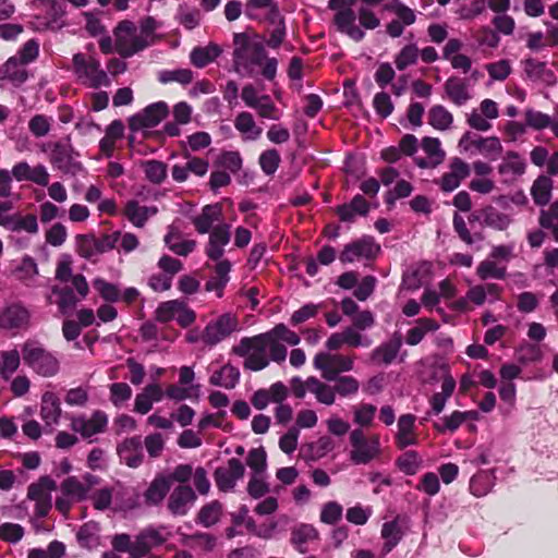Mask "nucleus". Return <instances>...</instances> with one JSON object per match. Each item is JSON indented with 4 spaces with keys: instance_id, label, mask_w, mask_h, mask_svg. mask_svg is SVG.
Returning <instances> with one entry per match:
<instances>
[{
    "instance_id": "nucleus-1",
    "label": "nucleus",
    "mask_w": 558,
    "mask_h": 558,
    "mask_svg": "<svg viewBox=\"0 0 558 558\" xmlns=\"http://www.w3.org/2000/svg\"><path fill=\"white\" fill-rule=\"evenodd\" d=\"M233 62L235 71L244 76H253L255 68L263 66L265 78L272 81L276 77L278 62L266 57L263 40L255 34L234 35Z\"/></svg>"
},
{
    "instance_id": "nucleus-2",
    "label": "nucleus",
    "mask_w": 558,
    "mask_h": 558,
    "mask_svg": "<svg viewBox=\"0 0 558 558\" xmlns=\"http://www.w3.org/2000/svg\"><path fill=\"white\" fill-rule=\"evenodd\" d=\"M157 21L146 16L136 25L130 20L120 21L113 28L112 35L117 40V53L122 58H131L157 41Z\"/></svg>"
},
{
    "instance_id": "nucleus-3",
    "label": "nucleus",
    "mask_w": 558,
    "mask_h": 558,
    "mask_svg": "<svg viewBox=\"0 0 558 558\" xmlns=\"http://www.w3.org/2000/svg\"><path fill=\"white\" fill-rule=\"evenodd\" d=\"M21 352L24 364L36 375L51 378L59 374L61 368L59 357L39 341L27 339L21 345Z\"/></svg>"
},
{
    "instance_id": "nucleus-4",
    "label": "nucleus",
    "mask_w": 558,
    "mask_h": 558,
    "mask_svg": "<svg viewBox=\"0 0 558 558\" xmlns=\"http://www.w3.org/2000/svg\"><path fill=\"white\" fill-rule=\"evenodd\" d=\"M99 483L100 478L90 473L84 474L82 480L76 476H68L60 484L61 496L56 499V509L66 515L73 504L86 500L90 490Z\"/></svg>"
},
{
    "instance_id": "nucleus-5",
    "label": "nucleus",
    "mask_w": 558,
    "mask_h": 558,
    "mask_svg": "<svg viewBox=\"0 0 558 558\" xmlns=\"http://www.w3.org/2000/svg\"><path fill=\"white\" fill-rule=\"evenodd\" d=\"M72 66L76 80L88 88L98 89L111 85L109 74L93 54L75 53L72 58Z\"/></svg>"
},
{
    "instance_id": "nucleus-6",
    "label": "nucleus",
    "mask_w": 558,
    "mask_h": 558,
    "mask_svg": "<svg viewBox=\"0 0 558 558\" xmlns=\"http://www.w3.org/2000/svg\"><path fill=\"white\" fill-rule=\"evenodd\" d=\"M268 341V336L265 333L245 337L232 348V352L238 356L245 357L244 368L258 372L269 364Z\"/></svg>"
},
{
    "instance_id": "nucleus-7",
    "label": "nucleus",
    "mask_w": 558,
    "mask_h": 558,
    "mask_svg": "<svg viewBox=\"0 0 558 558\" xmlns=\"http://www.w3.org/2000/svg\"><path fill=\"white\" fill-rule=\"evenodd\" d=\"M351 451L350 460L354 464H368L380 456L379 436H366L362 428H354L349 436Z\"/></svg>"
},
{
    "instance_id": "nucleus-8",
    "label": "nucleus",
    "mask_w": 558,
    "mask_h": 558,
    "mask_svg": "<svg viewBox=\"0 0 558 558\" xmlns=\"http://www.w3.org/2000/svg\"><path fill=\"white\" fill-rule=\"evenodd\" d=\"M313 366L320 373L323 379L335 380L341 373H347L354 367V356L330 351H320L313 357Z\"/></svg>"
},
{
    "instance_id": "nucleus-9",
    "label": "nucleus",
    "mask_w": 558,
    "mask_h": 558,
    "mask_svg": "<svg viewBox=\"0 0 558 558\" xmlns=\"http://www.w3.org/2000/svg\"><path fill=\"white\" fill-rule=\"evenodd\" d=\"M240 329L234 314L225 313L210 320L201 333V340L208 347H215Z\"/></svg>"
},
{
    "instance_id": "nucleus-10",
    "label": "nucleus",
    "mask_w": 558,
    "mask_h": 558,
    "mask_svg": "<svg viewBox=\"0 0 558 558\" xmlns=\"http://www.w3.org/2000/svg\"><path fill=\"white\" fill-rule=\"evenodd\" d=\"M32 326V312L22 302L7 303L0 307V329L3 331H26Z\"/></svg>"
},
{
    "instance_id": "nucleus-11",
    "label": "nucleus",
    "mask_w": 558,
    "mask_h": 558,
    "mask_svg": "<svg viewBox=\"0 0 558 558\" xmlns=\"http://www.w3.org/2000/svg\"><path fill=\"white\" fill-rule=\"evenodd\" d=\"M241 98L246 107L254 109L258 117L277 121L281 118V112L267 94H259L253 84H246L241 92Z\"/></svg>"
},
{
    "instance_id": "nucleus-12",
    "label": "nucleus",
    "mask_w": 558,
    "mask_h": 558,
    "mask_svg": "<svg viewBox=\"0 0 558 558\" xmlns=\"http://www.w3.org/2000/svg\"><path fill=\"white\" fill-rule=\"evenodd\" d=\"M459 147L466 153L472 151V149H476L478 154L492 160L498 159L504 150L502 144L498 137H482L474 135L471 132H465L461 136Z\"/></svg>"
},
{
    "instance_id": "nucleus-13",
    "label": "nucleus",
    "mask_w": 558,
    "mask_h": 558,
    "mask_svg": "<svg viewBox=\"0 0 558 558\" xmlns=\"http://www.w3.org/2000/svg\"><path fill=\"white\" fill-rule=\"evenodd\" d=\"M57 489L56 482L49 476H41L27 488V498L35 502L37 517H46L52 507L51 493Z\"/></svg>"
},
{
    "instance_id": "nucleus-14",
    "label": "nucleus",
    "mask_w": 558,
    "mask_h": 558,
    "mask_svg": "<svg viewBox=\"0 0 558 558\" xmlns=\"http://www.w3.org/2000/svg\"><path fill=\"white\" fill-rule=\"evenodd\" d=\"M108 425V416L102 411H94L89 417L76 415L71 417L70 427L83 438H90L104 433Z\"/></svg>"
},
{
    "instance_id": "nucleus-15",
    "label": "nucleus",
    "mask_w": 558,
    "mask_h": 558,
    "mask_svg": "<svg viewBox=\"0 0 558 558\" xmlns=\"http://www.w3.org/2000/svg\"><path fill=\"white\" fill-rule=\"evenodd\" d=\"M470 172V165L461 158L454 157L448 165V171L436 181V184L442 192L450 193L460 186Z\"/></svg>"
},
{
    "instance_id": "nucleus-16",
    "label": "nucleus",
    "mask_w": 558,
    "mask_h": 558,
    "mask_svg": "<svg viewBox=\"0 0 558 558\" xmlns=\"http://www.w3.org/2000/svg\"><path fill=\"white\" fill-rule=\"evenodd\" d=\"M168 113V105L165 101L155 102L147 106L142 112L130 118V129L137 131L141 129L154 128L159 124Z\"/></svg>"
},
{
    "instance_id": "nucleus-17",
    "label": "nucleus",
    "mask_w": 558,
    "mask_h": 558,
    "mask_svg": "<svg viewBox=\"0 0 558 558\" xmlns=\"http://www.w3.org/2000/svg\"><path fill=\"white\" fill-rule=\"evenodd\" d=\"M244 473L243 463L239 459L231 458L226 466L216 469L214 478L218 489L227 493L234 489L236 482L244 476Z\"/></svg>"
},
{
    "instance_id": "nucleus-18",
    "label": "nucleus",
    "mask_w": 558,
    "mask_h": 558,
    "mask_svg": "<svg viewBox=\"0 0 558 558\" xmlns=\"http://www.w3.org/2000/svg\"><path fill=\"white\" fill-rule=\"evenodd\" d=\"M380 251V246L372 238H363L344 246L339 259L341 263H353L360 259H373Z\"/></svg>"
},
{
    "instance_id": "nucleus-19",
    "label": "nucleus",
    "mask_w": 558,
    "mask_h": 558,
    "mask_svg": "<svg viewBox=\"0 0 558 558\" xmlns=\"http://www.w3.org/2000/svg\"><path fill=\"white\" fill-rule=\"evenodd\" d=\"M288 396V387L283 383L277 381L268 388L256 390L251 398V403L255 409L264 410L269 403L278 404L283 402Z\"/></svg>"
},
{
    "instance_id": "nucleus-20",
    "label": "nucleus",
    "mask_w": 558,
    "mask_h": 558,
    "mask_svg": "<svg viewBox=\"0 0 558 558\" xmlns=\"http://www.w3.org/2000/svg\"><path fill=\"white\" fill-rule=\"evenodd\" d=\"M421 148L426 156L424 158H414L417 167L422 169H432L444 162L446 151L441 148V143L437 137H424L421 143Z\"/></svg>"
},
{
    "instance_id": "nucleus-21",
    "label": "nucleus",
    "mask_w": 558,
    "mask_h": 558,
    "mask_svg": "<svg viewBox=\"0 0 558 558\" xmlns=\"http://www.w3.org/2000/svg\"><path fill=\"white\" fill-rule=\"evenodd\" d=\"M196 501V494L189 485H179L170 494L167 507L174 515H185Z\"/></svg>"
},
{
    "instance_id": "nucleus-22",
    "label": "nucleus",
    "mask_w": 558,
    "mask_h": 558,
    "mask_svg": "<svg viewBox=\"0 0 558 558\" xmlns=\"http://www.w3.org/2000/svg\"><path fill=\"white\" fill-rule=\"evenodd\" d=\"M230 228L228 223H219L213 228L205 248L208 258L219 260L223 256L225 246L229 244L231 238Z\"/></svg>"
},
{
    "instance_id": "nucleus-23",
    "label": "nucleus",
    "mask_w": 558,
    "mask_h": 558,
    "mask_svg": "<svg viewBox=\"0 0 558 558\" xmlns=\"http://www.w3.org/2000/svg\"><path fill=\"white\" fill-rule=\"evenodd\" d=\"M401 345V336L395 333L388 341L383 342L371 352V363L377 366L391 364L397 359Z\"/></svg>"
},
{
    "instance_id": "nucleus-24",
    "label": "nucleus",
    "mask_w": 558,
    "mask_h": 558,
    "mask_svg": "<svg viewBox=\"0 0 558 558\" xmlns=\"http://www.w3.org/2000/svg\"><path fill=\"white\" fill-rule=\"evenodd\" d=\"M119 458L129 468H138L143 460L142 441L140 437L125 438L117 448Z\"/></svg>"
},
{
    "instance_id": "nucleus-25",
    "label": "nucleus",
    "mask_w": 558,
    "mask_h": 558,
    "mask_svg": "<svg viewBox=\"0 0 558 558\" xmlns=\"http://www.w3.org/2000/svg\"><path fill=\"white\" fill-rule=\"evenodd\" d=\"M40 418L47 427L59 424L62 414L60 399L52 391H45L40 399Z\"/></svg>"
},
{
    "instance_id": "nucleus-26",
    "label": "nucleus",
    "mask_w": 558,
    "mask_h": 558,
    "mask_svg": "<svg viewBox=\"0 0 558 558\" xmlns=\"http://www.w3.org/2000/svg\"><path fill=\"white\" fill-rule=\"evenodd\" d=\"M447 98L457 106H462L472 98L468 80L451 76L444 84Z\"/></svg>"
},
{
    "instance_id": "nucleus-27",
    "label": "nucleus",
    "mask_w": 558,
    "mask_h": 558,
    "mask_svg": "<svg viewBox=\"0 0 558 558\" xmlns=\"http://www.w3.org/2000/svg\"><path fill=\"white\" fill-rule=\"evenodd\" d=\"M415 420L416 417L413 414H403L399 417L396 434V445L399 449H404L417 444Z\"/></svg>"
},
{
    "instance_id": "nucleus-28",
    "label": "nucleus",
    "mask_w": 558,
    "mask_h": 558,
    "mask_svg": "<svg viewBox=\"0 0 558 558\" xmlns=\"http://www.w3.org/2000/svg\"><path fill=\"white\" fill-rule=\"evenodd\" d=\"M222 208L219 204L206 205L202 213L193 218V225L198 233H208L215 228V223H222Z\"/></svg>"
},
{
    "instance_id": "nucleus-29",
    "label": "nucleus",
    "mask_w": 558,
    "mask_h": 558,
    "mask_svg": "<svg viewBox=\"0 0 558 558\" xmlns=\"http://www.w3.org/2000/svg\"><path fill=\"white\" fill-rule=\"evenodd\" d=\"M157 213L156 206H142L135 199L128 201L123 209L124 217L136 228H143Z\"/></svg>"
},
{
    "instance_id": "nucleus-30",
    "label": "nucleus",
    "mask_w": 558,
    "mask_h": 558,
    "mask_svg": "<svg viewBox=\"0 0 558 558\" xmlns=\"http://www.w3.org/2000/svg\"><path fill=\"white\" fill-rule=\"evenodd\" d=\"M22 61L17 57H11L0 68V80L9 81L14 86H20L28 78V72Z\"/></svg>"
},
{
    "instance_id": "nucleus-31",
    "label": "nucleus",
    "mask_w": 558,
    "mask_h": 558,
    "mask_svg": "<svg viewBox=\"0 0 558 558\" xmlns=\"http://www.w3.org/2000/svg\"><path fill=\"white\" fill-rule=\"evenodd\" d=\"M13 275L16 280L21 281L26 287H37V279L39 276V269L36 260L25 255L20 263L15 266Z\"/></svg>"
},
{
    "instance_id": "nucleus-32",
    "label": "nucleus",
    "mask_w": 558,
    "mask_h": 558,
    "mask_svg": "<svg viewBox=\"0 0 558 558\" xmlns=\"http://www.w3.org/2000/svg\"><path fill=\"white\" fill-rule=\"evenodd\" d=\"M526 162L517 151L508 150L498 165V173L509 179H515L525 172Z\"/></svg>"
},
{
    "instance_id": "nucleus-33",
    "label": "nucleus",
    "mask_w": 558,
    "mask_h": 558,
    "mask_svg": "<svg viewBox=\"0 0 558 558\" xmlns=\"http://www.w3.org/2000/svg\"><path fill=\"white\" fill-rule=\"evenodd\" d=\"M163 391L157 384L147 385L141 393H137L134 401V411L140 414L148 413L155 402H159Z\"/></svg>"
},
{
    "instance_id": "nucleus-34",
    "label": "nucleus",
    "mask_w": 558,
    "mask_h": 558,
    "mask_svg": "<svg viewBox=\"0 0 558 558\" xmlns=\"http://www.w3.org/2000/svg\"><path fill=\"white\" fill-rule=\"evenodd\" d=\"M234 128L244 141H256L260 137L263 129L257 125L251 112L242 111L234 119Z\"/></svg>"
},
{
    "instance_id": "nucleus-35",
    "label": "nucleus",
    "mask_w": 558,
    "mask_h": 558,
    "mask_svg": "<svg viewBox=\"0 0 558 558\" xmlns=\"http://www.w3.org/2000/svg\"><path fill=\"white\" fill-rule=\"evenodd\" d=\"M319 533L314 525L302 523L292 529L290 542L300 554H305L307 551L306 544L317 539Z\"/></svg>"
},
{
    "instance_id": "nucleus-36",
    "label": "nucleus",
    "mask_w": 558,
    "mask_h": 558,
    "mask_svg": "<svg viewBox=\"0 0 558 558\" xmlns=\"http://www.w3.org/2000/svg\"><path fill=\"white\" fill-rule=\"evenodd\" d=\"M171 488L170 480L166 474H157L144 493L147 505H158L167 496Z\"/></svg>"
},
{
    "instance_id": "nucleus-37",
    "label": "nucleus",
    "mask_w": 558,
    "mask_h": 558,
    "mask_svg": "<svg viewBox=\"0 0 558 558\" xmlns=\"http://www.w3.org/2000/svg\"><path fill=\"white\" fill-rule=\"evenodd\" d=\"M239 380L240 372L231 364L223 365L209 377L210 385L222 387L225 389H233L238 385Z\"/></svg>"
},
{
    "instance_id": "nucleus-38",
    "label": "nucleus",
    "mask_w": 558,
    "mask_h": 558,
    "mask_svg": "<svg viewBox=\"0 0 558 558\" xmlns=\"http://www.w3.org/2000/svg\"><path fill=\"white\" fill-rule=\"evenodd\" d=\"M163 542L161 535L154 530H146L140 533L133 542L132 555L143 557L148 551Z\"/></svg>"
},
{
    "instance_id": "nucleus-39",
    "label": "nucleus",
    "mask_w": 558,
    "mask_h": 558,
    "mask_svg": "<svg viewBox=\"0 0 558 558\" xmlns=\"http://www.w3.org/2000/svg\"><path fill=\"white\" fill-rule=\"evenodd\" d=\"M483 225L485 227L506 231L512 223L510 215L505 214L493 206H486L482 209Z\"/></svg>"
},
{
    "instance_id": "nucleus-40",
    "label": "nucleus",
    "mask_w": 558,
    "mask_h": 558,
    "mask_svg": "<svg viewBox=\"0 0 558 558\" xmlns=\"http://www.w3.org/2000/svg\"><path fill=\"white\" fill-rule=\"evenodd\" d=\"M524 71L533 81L543 82L549 85L554 84L556 81L554 72L547 68V64L535 59H527L524 61Z\"/></svg>"
},
{
    "instance_id": "nucleus-41",
    "label": "nucleus",
    "mask_w": 558,
    "mask_h": 558,
    "mask_svg": "<svg viewBox=\"0 0 558 558\" xmlns=\"http://www.w3.org/2000/svg\"><path fill=\"white\" fill-rule=\"evenodd\" d=\"M310 392L315 396L317 402L324 405H332L336 402L335 386H330L315 376H310Z\"/></svg>"
},
{
    "instance_id": "nucleus-42",
    "label": "nucleus",
    "mask_w": 558,
    "mask_h": 558,
    "mask_svg": "<svg viewBox=\"0 0 558 558\" xmlns=\"http://www.w3.org/2000/svg\"><path fill=\"white\" fill-rule=\"evenodd\" d=\"M369 210V205L361 195L353 197L350 204H344L337 208V214L342 221H353L356 215L365 216Z\"/></svg>"
},
{
    "instance_id": "nucleus-43",
    "label": "nucleus",
    "mask_w": 558,
    "mask_h": 558,
    "mask_svg": "<svg viewBox=\"0 0 558 558\" xmlns=\"http://www.w3.org/2000/svg\"><path fill=\"white\" fill-rule=\"evenodd\" d=\"M220 53L221 49L215 44L205 47H195L191 51L190 60L193 65L202 69L214 62Z\"/></svg>"
},
{
    "instance_id": "nucleus-44",
    "label": "nucleus",
    "mask_w": 558,
    "mask_h": 558,
    "mask_svg": "<svg viewBox=\"0 0 558 558\" xmlns=\"http://www.w3.org/2000/svg\"><path fill=\"white\" fill-rule=\"evenodd\" d=\"M415 324V327L407 332L405 341L409 345L418 344L427 332L436 331L439 328L437 322L432 318H418Z\"/></svg>"
},
{
    "instance_id": "nucleus-45",
    "label": "nucleus",
    "mask_w": 558,
    "mask_h": 558,
    "mask_svg": "<svg viewBox=\"0 0 558 558\" xmlns=\"http://www.w3.org/2000/svg\"><path fill=\"white\" fill-rule=\"evenodd\" d=\"M428 123L438 131H447L453 123L452 113L442 105H435L428 110Z\"/></svg>"
},
{
    "instance_id": "nucleus-46",
    "label": "nucleus",
    "mask_w": 558,
    "mask_h": 558,
    "mask_svg": "<svg viewBox=\"0 0 558 558\" xmlns=\"http://www.w3.org/2000/svg\"><path fill=\"white\" fill-rule=\"evenodd\" d=\"M21 355L16 349L3 350L0 352V376L8 380L19 369Z\"/></svg>"
},
{
    "instance_id": "nucleus-47",
    "label": "nucleus",
    "mask_w": 558,
    "mask_h": 558,
    "mask_svg": "<svg viewBox=\"0 0 558 558\" xmlns=\"http://www.w3.org/2000/svg\"><path fill=\"white\" fill-rule=\"evenodd\" d=\"M551 179L546 175L538 177L531 187V195L535 204L539 206L548 204L551 197Z\"/></svg>"
},
{
    "instance_id": "nucleus-48",
    "label": "nucleus",
    "mask_w": 558,
    "mask_h": 558,
    "mask_svg": "<svg viewBox=\"0 0 558 558\" xmlns=\"http://www.w3.org/2000/svg\"><path fill=\"white\" fill-rule=\"evenodd\" d=\"M420 57V49L415 43L404 45L395 56L393 62L399 71L416 64Z\"/></svg>"
},
{
    "instance_id": "nucleus-49",
    "label": "nucleus",
    "mask_w": 558,
    "mask_h": 558,
    "mask_svg": "<svg viewBox=\"0 0 558 558\" xmlns=\"http://www.w3.org/2000/svg\"><path fill=\"white\" fill-rule=\"evenodd\" d=\"M403 532L398 520H392L383 524L381 537L385 539L384 551L388 554L401 541Z\"/></svg>"
},
{
    "instance_id": "nucleus-50",
    "label": "nucleus",
    "mask_w": 558,
    "mask_h": 558,
    "mask_svg": "<svg viewBox=\"0 0 558 558\" xmlns=\"http://www.w3.org/2000/svg\"><path fill=\"white\" fill-rule=\"evenodd\" d=\"M272 29L270 31L269 38L267 40V45L270 48H278L286 38V26L282 16L279 13L278 9H272V16L269 17Z\"/></svg>"
},
{
    "instance_id": "nucleus-51",
    "label": "nucleus",
    "mask_w": 558,
    "mask_h": 558,
    "mask_svg": "<svg viewBox=\"0 0 558 558\" xmlns=\"http://www.w3.org/2000/svg\"><path fill=\"white\" fill-rule=\"evenodd\" d=\"M476 275L481 280L504 279L507 269L505 266H499L494 259H484L477 265Z\"/></svg>"
},
{
    "instance_id": "nucleus-52",
    "label": "nucleus",
    "mask_w": 558,
    "mask_h": 558,
    "mask_svg": "<svg viewBox=\"0 0 558 558\" xmlns=\"http://www.w3.org/2000/svg\"><path fill=\"white\" fill-rule=\"evenodd\" d=\"M194 74L190 69L163 70L158 73V81L161 84L179 83L189 85L193 82Z\"/></svg>"
},
{
    "instance_id": "nucleus-53",
    "label": "nucleus",
    "mask_w": 558,
    "mask_h": 558,
    "mask_svg": "<svg viewBox=\"0 0 558 558\" xmlns=\"http://www.w3.org/2000/svg\"><path fill=\"white\" fill-rule=\"evenodd\" d=\"M8 230L20 232L25 231L29 234H36L39 230L36 216L29 214L26 216L14 215L11 218Z\"/></svg>"
},
{
    "instance_id": "nucleus-54",
    "label": "nucleus",
    "mask_w": 558,
    "mask_h": 558,
    "mask_svg": "<svg viewBox=\"0 0 558 558\" xmlns=\"http://www.w3.org/2000/svg\"><path fill=\"white\" fill-rule=\"evenodd\" d=\"M377 408L369 403H361L353 408V422L359 428L371 427L374 423Z\"/></svg>"
},
{
    "instance_id": "nucleus-55",
    "label": "nucleus",
    "mask_w": 558,
    "mask_h": 558,
    "mask_svg": "<svg viewBox=\"0 0 558 558\" xmlns=\"http://www.w3.org/2000/svg\"><path fill=\"white\" fill-rule=\"evenodd\" d=\"M72 157V147L68 143L58 142L53 144L50 160L59 169L69 170Z\"/></svg>"
},
{
    "instance_id": "nucleus-56",
    "label": "nucleus",
    "mask_w": 558,
    "mask_h": 558,
    "mask_svg": "<svg viewBox=\"0 0 558 558\" xmlns=\"http://www.w3.org/2000/svg\"><path fill=\"white\" fill-rule=\"evenodd\" d=\"M397 466L407 475H414L422 466V458L416 451H405L397 459Z\"/></svg>"
},
{
    "instance_id": "nucleus-57",
    "label": "nucleus",
    "mask_w": 558,
    "mask_h": 558,
    "mask_svg": "<svg viewBox=\"0 0 558 558\" xmlns=\"http://www.w3.org/2000/svg\"><path fill=\"white\" fill-rule=\"evenodd\" d=\"M525 125L534 130H544L555 125L557 121H553L551 118L541 111L534 109H526L524 112Z\"/></svg>"
},
{
    "instance_id": "nucleus-58",
    "label": "nucleus",
    "mask_w": 558,
    "mask_h": 558,
    "mask_svg": "<svg viewBox=\"0 0 558 558\" xmlns=\"http://www.w3.org/2000/svg\"><path fill=\"white\" fill-rule=\"evenodd\" d=\"M221 513V504L218 501H211L199 510L197 518L201 524L209 527L220 520Z\"/></svg>"
},
{
    "instance_id": "nucleus-59",
    "label": "nucleus",
    "mask_w": 558,
    "mask_h": 558,
    "mask_svg": "<svg viewBox=\"0 0 558 558\" xmlns=\"http://www.w3.org/2000/svg\"><path fill=\"white\" fill-rule=\"evenodd\" d=\"M265 335L268 336V340L271 338L278 342L281 340L292 347L298 345L301 341L298 333L289 329L284 324L276 325L270 331L265 332Z\"/></svg>"
},
{
    "instance_id": "nucleus-60",
    "label": "nucleus",
    "mask_w": 558,
    "mask_h": 558,
    "mask_svg": "<svg viewBox=\"0 0 558 558\" xmlns=\"http://www.w3.org/2000/svg\"><path fill=\"white\" fill-rule=\"evenodd\" d=\"M145 177L154 184H160L167 177L166 163L158 160H148L143 163Z\"/></svg>"
},
{
    "instance_id": "nucleus-61",
    "label": "nucleus",
    "mask_w": 558,
    "mask_h": 558,
    "mask_svg": "<svg viewBox=\"0 0 558 558\" xmlns=\"http://www.w3.org/2000/svg\"><path fill=\"white\" fill-rule=\"evenodd\" d=\"M93 287L106 302H118L120 300V290L118 286L106 281L104 278H95Z\"/></svg>"
},
{
    "instance_id": "nucleus-62",
    "label": "nucleus",
    "mask_w": 558,
    "mask_h": 558,
    "mask_svg": "<svg viewBox=\"0 0 558 558\" xmlns=\"http://www.w3.org/2000/svg\"><path fill=\"white\" fill-rule=\"evenodd\" d=\"M181 300L161 302L155 311L156 320L160 323H168L174 317L177 318L178 312L181 308Z\"/></svg>"
},
{
    "instance_id": "nucleus-63",
    "label": "nucleus",
    "mask_w": 558,
    "mask_h": 558,
    "mask_svg": "<svg viewBox=\"0 0 558 558\" xmlns=\"http://www.w3.org/2000/svg\"><path fill=\"white\" fill-rule=\"evenodd\" d=\"M335 390L336 395L340 397H350L355 395L360 389V383L353 376H338L336 379Z\"/></svg>"
},
{
    "instance_id": "nucleus-64",
    "label": "nucleus",
    "mask_w": 558,
    "mask_h": 558,
    "mask_svg": "<svg viewBox=\"0 0 558 558\" xmlns=\"http://www.w3.org/2000/svg\"><path fill=\"white\" fill-rule=\"evenodd\" d=\"M110 401L114 407H122L132 397V389L126 383H114L109 387Z\"/></svg>"
}]
</instances>
